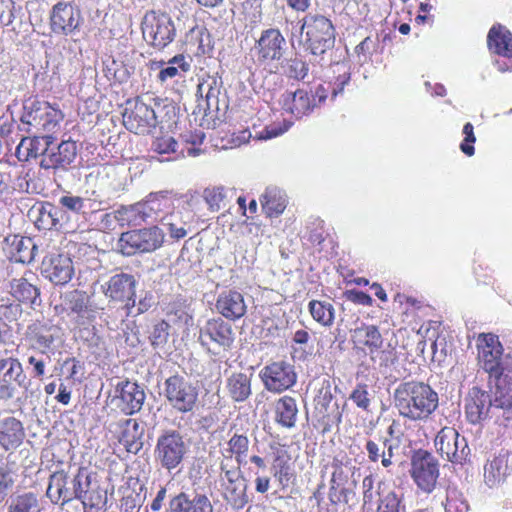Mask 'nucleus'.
<instances>
[{
    "label": "nucleus",
    "instance_id": "obj_1",
    "mask_svg": "<svg viewBox=\"0 0 512 512\" xmlns=\"http://www.w3.org/2000/svg\"><path fill=\"white\" fill-rule=\"evenodd\" d=\"M393 399L399 414L413 421L427 419L439 404L437 392L428 384L416 381L400 383Z\"/></svg>",
    "mask_w": 512,
    "mask_h": 512
},
{
    "label": "nucleus",
    "instance_id": "obj_2",
    "mask_svg": "<svg viewBox=\"0 0 512 512\" xmlns=\"http://www.w3.org/2000/svg\"><path fill=\"white\" fill-rule=\"evenodd\" d=\"M478 364L494 378L495 386L507 387L502 396L506 401L512 395V358L503 354V347L498 336L481 334L477 340Z\"/></svg>",
    "mask_w": 512,
    "mask_h": 512
},
{
    "label": "nucleus",
    "instance_id": "obj_3",
    "mask_svg": "<svg viewBox=\"0 0 512 512\" xmlns=\"http://www.w3.org/2000/svg\"><path fill=\"white\" fill-rule=\"evenodd\" d=\"M89 488L90 477L83 469H79L73 478H69L63 471H58L50 476L46 494L55 503L61 500L62 504H65L78 499L82 504H91L85 498Z\"/></svg>",
    "mask_w": 512,
    "mask_h": 512
},
{
    "label": "nucleus",
    "instance_id": "obj_4",
    "mask_svg": "<svg viewBox=\"0 0 512 512\" xmlns=\"http://www.w3.org/2000/svg\"><path fill=\"white\" fill-rule=\"evenodd\" d=\"M300 34L304 46L314 55H322L334 46V27L322 15H306L300 26Z\"/></svg>",
    "mask_w": 512,
    "mask_h": 512
},
{
    "label": "nucleus",
    "instance_id": "obj_5",
    "mask_svg": "<svg viewBox=\"0 0 512 512\" xmlns=\"http://www.w3.org/2000/svg\"><path fill=\"white\" fill-rule=\"evenodd\" d=\"M165 233L157 226L127 231L121 234L118 248L123 255L152 253L162 247Z\"/></svg>",
    "mask_w": 512,
    "mask_h": 512
},
{
    "label": "nucleus",
    "instance_id": "obj_6",
    "mask_svg": "<svg viewBox=\"0 0 512 512\" xmlns=\"http://www.w3.org/2000/svg\"><path fill=\"white\" fill-rule=\"evenodd\" d=\"M173 197L168 193L150 194L144 201L136 203L125 210L127 220L133 225L141 222L161 221L173 209Z\"/></svg>",
    "mask_w": 512,
    "mask_h": 512
},
{
    "label": "nucleus",
    "instance_id": "obj_7",
    "mask_svg": "<svg viewBox=\"0 0 512 512\" xmlns=\"http://www.w3.org/2000/svg\"><path fill=\"white\" fill-rule=\"evenodd\" d=\"M162 394L168 404L179 413L192 412L198 400L197 387L181 375L168 377L163 384Z\"/></svg>",
    "mask_w": 512,
    "mask_h": 512
},
{
    "label": "nucleus",
    "instance_id": "obj_8",
    "mask_svg": "<svg viewBox=\"0 0 512 512\" xmlns=\"http://www.w3.org/2000/svg\"><path fill=\"white\" fill-rule=\"evenodd\" d=\"M63 113L49 103L31 102L24 106V112L20 118L27 133L53 131L63 120Z\"/></svg>",
    "mask_w": 512,
    "mask_h": 512
},
{
    "label": "nucleus",
    "instance_id": "obj_9",
    "mask_svg": "<svg viewBox=\"0 0 512 512\" xmlns=\"http://www.w3.org/2000/svg\"><path fill=\"white\" fill-rule=\"evenodd\" d=\"M141 29L146 42L158 49L170 44L176 35V28L171 17L166 13L154 10L145 13Z\"/></svg>",
    "mask_w": 512,
    "mask_h": 512
},
{
    "label": "nucleus",
    "instance_id": "obj_10",
    "mask_svg": "<svg viewBox=\"0 0 512 512\" xmlns=\"http://www.w3.org/2000/svg\"><path fill=\"white\" fill-rule=\"evenodd\" d=\"M326 98L327 89L324 85H319L315 89L314 94H309L304 89L286 92L281 97V103L285 111L292 114L295 118L301 119L309 115L318 105L322 104Z\"/></svg>",
    "mask_w": 512,
    "mask_h": 512
},
{
    "label": "nucleus",
    "instance_id": "obj_11",
    "mask_svg": "<svg viewBox=\"0 0 512 512\" xmlns=\"http://www.w3.org/2000/svg\"><path fill=\"white\" fill-rule=\"evenodd\" d=\"M199 341L208 351L218 354L220 350H228L234 341L231 325L221 318L206 321L200 328Z\"/></svg>",
    "mask_w": 512,
    "mask_h": 512
},
{
    "label": "nucleus",
    "instance_id": "obj_12",
    "mask_svg": "<svg viewBox=\"0 0 512 512\" xmlns=\"http://www.w3.org/2000/svg\"><path fill=\"white\" fill-rule=\"evenodd\" d=\"M434 445L442 458L462 464L470 454L467 440L453 427H443L436 435Z\"/></svg>",
    "mask_w": 512,
    "mask_h": 512
},
{
    "label": "nucleus",
    "instance_id": "obj_13",
    "mask_svg": "<svg viewBox=\"0 0 512 512\" xmlns=\"http://www.w3.org/2000/svg\"><path fill=\"white\" fill-rule=\"evenodd\" d=\"M186 450L182 436L176 431H167L157 440L155 457L163 468L171 471L182 462Z\"/></svg>",
    "mask_w": 512,
    "mask_h": 512
},
{
    "label": "nucleus",
    "instance_id": "obj_14",
    "mask_svg": "<svg viewBox=\"0 0 512 512\" xmlns=\"http://www.w3.org/2000/svg\"><path fill=\"white\" fill-rule=\"evenodd\" d=\"M221 492L224 500L236 510L243 509L249 502L247 483L239 467L221 470Z\"/></svg>",
    "mask_w": 512,
    "mask_h": 512
},
{
    "label": "nucleus",
    "instance_id": "obj_15",
    "mask_svg": "<svg viewBox=\"0 0 512 512\" xmlns=\"http://www.w3.org/2000/svg\"><path fill=\"white\" fill-rule=\"evenodd\" d=\"M412 478L426 493L433 491L439 477V466L435 457L427 451H418L412 458Z\"/></svg>",
    "mask_w": 512,
    "mask_h": 512
},
{
    "label": "nucleus",
    "instance_id": "obj_16",
    "mask_svg": "<svg viewBox=\"0 0 512 512\" xmlns=\"http://www.w3.org/2000/svg\"><path fill=\"white\" fill-rule=\"evenodd\" d=\"M135 287L136 280L134 276L119 273L111 276L108 281L103 283L101 290L110 300L124 303V307L130 313V310L135 306Z\"/></svg>",
    "mask_w": 512,
    "mask_h": 512
},
{
    "label": "nucleus",
    "instance_id": "obj_17",
    "mask_svg": "<svg viewBox=\"0 0 512 512\" xmlns=\"http://www.w3.org/2000/svg\"><path fill=\"white\" fill-rule=\"evenodd\" d=\"M260 377L267 390L277 393L287 390L296 382L293 367L284 361L265 366L260 372Z\"/></svg>",
    "mask_w": 512,
    "mask_h": 512
},
{
    "label": "nucleus",
    "instance_id": "obj_18",
    "mask_svg": "<svg viewBox=\"0 0 512 512\" xmlns=\"http://www.w3.org/2000/svg\"><path fill=\"white\" fill-rule=\"evenodd\" d=\"M61 306L62 310L80 326L91 323L95 318V310L90 304L89 296L83 291L73 290L65 293Z\"/></svg>",
    "mask_w": 512,
    "mask_h": 512
},
{
    "label": "nucleus",
    "instance_id": "obj_19",
    "mask_svg": "<svg viewBox=\"0 0 512 512\" xmlns=\"http://www.w3.org/2000/svg\"><path fill=\"white\" fill-rule=\"evenodd\" d=\"M123 124L135 134H147L157 125L154 109L141 101H136L133 108L123 113Z\"/></svg>",
    "mask_w": 512,
    "mask_h": 512
},
{
    "label": "nucleus",
    "instance_id": "obj_20",
    "mask_svg": "<svg viewBox=\"0 0 512 512\" xmlns=\"http://www.w3.org/2000/svg\"><path fill=\"white\" fill-rule=\"evenodd\" d=\"M286 40L278 29L269 28L261 33L254 50L260 63L278 61L285 51Z\"/></svg>",
    "mask_w": 512,
    "mask_h": 512
},
{
    "label": "nucleus",
    "instance_id": "obj_21",
    "mask_svg": "<svg viewBox=\"0 0 512 512\" xmlns=\"http://www.w3.org/2000/svg\"><path fill=\"white\" fill-rule=\"evenodd\" d=\"M42 273L55 285H65L73 277L72 260L63 254H51L42 262Z\"/></svg>",
    "mask_w": 512,
    "mask_h": 512
},
{
    "label": "nucleus",
    "instance_id": "obj_22",
    "mask_svg": "<svg viewBox=\"0 0 512 512\" xmlns=\"http://www.w3.org/2000/svg\"><path fill=\"white\" fill-rule=\"evenodd\" d=\"M249 439L243 434H234L221 448L220 470L241 467L249 450Z\"/></svg>",
    "mask_w": 512,
    "mask_h": 512
},
{
    "label": "nucleus",
    "instance_id": "obj_23",
    "mask_svg": "<svg viewBox=\"0 0 512 512\" xmlns=\"http://www.w3.org/2000/svg\"><path fill=\"white\" fill-rule=\"evenodd\" d=\"M51 28L58 34H69L80 24V12L69 3H57L51 13Z\"/></svg>",
    "mask_w": 512,
    "mask_h": 512
},
{
    "label": "nucleus",
    "instance_id": "obj_24",
    "mask_svg": "<svg viewBox=\"0 0 512 512\" xmlns=\"http://www.w3.org/2000/svg\"><path fill=\"white\" fill-rule=\"evenodd\" d=\"M512 471V452L502 451L484 466V482L490 487L502 484Z\"/></svg>",
    "mask_w": 512,
    "mask_h": 512
},
{
    "label": "nucleus",
    "instance_id": "obj_25",
    "mask_svg": "<svg viewBox=\"0 0 512 512\" xmlns=\"http://www.w3.org/2000/svg\"><path fill=\"white\" fill-rule=\"evenodd\" d=\"M216 309L226 319L235 321L245 315L247 305L240 292L227 290L219 294Z\"/></svg>",
    "mask_w": 512,
    "mask_h": 512
},
{
    "label": "nucleus",
    "instance_id": "obj_26",
    "mask_svg": "<svg viewBox=\"0 0 512 512\" xmlns=\"http://www.w3.org/2000/svg\"><path fill=\"white\" fill-rule=\"evenodd\" d=\"M118 407L127 415L138 412L145 400L144 391L134 382L125 381L117 385Z\"/></svg>",
    "mask_w": 512,
    "mask_h": 512
},
{
    "label": "nucleus",
    "instance_id": "obj_27",
    "mask_svg": "<svg viewBox=\"0 0 512 512\" xmlns=\"http://www.w3.org/2000/svg\"><path fill=\"white\" fill-rule=\"evenodd\" d=\"M76 154L77 146L74 141H62L56 150L49 147L48 153L42 157L40 166L43 169L64 168L74 161Z\"/></svg>",
    "mask_w": 512,
    "mask_h": 512
},
{
    "label": "nucleus",
    "instance_id": "obj_28",
    "mask_svg": "<svg viewBox=\"0 0 512 512\" xmlns=\"http://www.w3.org/2000/svg\"><path fill=\"white\" fill-rule=\"evenodd\" d=\"M351 339L356 348L370 354L378 351L383 345L382 335L375 325L362 323L352 330Z\"/></svg>",
    "mask_w": 512,
    "mask_h": 512
},
{
    "label": "nucleus",
    "instance_id": "obj_29",
    "mask_svg": "<svg viewBox=\"0 0 512 512\" xmlns=\"http://www.w3.org/2000/svg\"><path fill=\"white\" fill-rule=\"evenodd\" d=\"M169 512H214V510L206 495L195 494L190 498L182 492L170 500Z\"/></svg>",
    "mask_w": 512,
    "mask_h": 512
},
{
    "label": "nucleus",
    "instance_id": "obj_30",
    "mask_svg": "<svg viewBox=\"0 0 512 512\" xmlns=\"http://www.w3.org/2000/svg\"><path fill=\"white\" fill-rule=\"evenodd\" d=\"M13 385L26 386V375L22 365L16 358L0 359V390H8Z\"/></svg>",
    "mask_w": 512,
    "mask_h": 512
},
{
    "label": "nucleus",
    "instance_id": "obj_31",
    "mask_svg": "<svg viewBox=\"0 0 512 512\" xmlns=\"http://www.w3.org/2000/svg\"><path fill=\"white\" fill-rule=\"evenodd\" d=\"M197 93L201 97L198 108L202 109L206 116L219 110L220 85L216 78L208 77L204 79L198 85Z\"/></svg>",
    "mask_w": 512,
    "mask_h": 512
},
{
    "label": "nucleus",
    "instance_id": "obj_32",
    "mask_svg": "<svg viewBox=\"0 0 512 512\" xmlns=\"http://www.w3.org/2000/svg\"><path fill=\"white\" fill-rule=\"evenodd\" d=\"M487 46L491 53L512 58V33L502 25H494L487 35Z\"/></svg>",
    "mask_w": 512,
    "mask_h": 512
},
{
    "label": "nucleus",
    "instance_id": "obj_33",
    "mask_svg": "<svg viewBox=\"0 0 512 512\" xmlns=\"http://www.w3.org/2000/svg\"><path fill=\"white\" fill-rule=\"evenodd\" d=\"M52 143L53 137L49 135L23 138L16 148V155L21 161H27L39 155L45 157V153H48Z\"/></svg>",
    "mask_w": 512,
    "mask_h": 512
},
{
    "label": "nucleus",
    "instance_id": "obj_34",
    "mask_svg": "<svg viewBox=\"0 0 512 512\" xmlns=\"http://www.w3.org/2000/svg\"><path fill=\"white\" fill-rule=\"evenodd\" d=\"M143 428L135 419H125L119 423V442L131 453H137L143 445Z\"/></svg>",
    "mask_w": 512,
    "mask_h": 512
},
{
    "label": "nucleus",
    "instance_id": "obj_35",
    "mask_svg": "<svg viewBox=\"0 0 512 512\" xmlns=\"http://www.w3.org/2000/svg\"><path fill=\"white\" fill-rule=\"evenodd\" d=\"M22 423L16 418L9 417L0 423V445L9 450L19 446L24 438Z\"/></svg>",
    "mask_w": 512,
    "mask_h": 512
},
{
    "label": "nucleus",
    "instance_id": "obj_36",
    "mask_svg": "<svg viewBox=\"0 0 512 512\" xmlns=\"http://www.w3.org/2000/svg\"><path fill=\"white\" fill-rule=\"evenodd\" d=\"M260 202L266 215L276 217L283 213L286 208L287 200L285 193L276 187L267 188L261 196Z\"/></svg>",
    "mask_w": 512,
    "mask_h": 512
},
{
    "label": "nucleus",
    "instance_id": "obj_37",
    "mask_svg": "<svg viewBox=\"0 0 512 512\" xmlns=\"http://www.w3.org/2000/svg\"><path fill=\"white\" fill-rule=\"evenodd\" d=\"M190 62L184 55H176L166 63H160L157 78L164 83L176 77H183L190 70Z\"/></svg>",
    "mask_w": 512,
    "mask_h": 512
},
{
    "label": "nucleus",
    "instance_id": "obj_38",
    "mask_svg": "<svg viewBox=\"0 0 512 512\" xmlns=\"http://www.w3.org/2000/svg\"><path fill=\"white\" fill-rule=\"evenodd\" d=\"M368 458L371 462L381 460L383 467L388 468L392 465L393 444L390 440H379L378 442L368 440L365 446Z\"/></svg>",
    "mask_w": 512,
    "mask_h": 512
},
{
    "label": "nucleus",
    "instance_id": "obj_39",
    "mask_svg": "<svg viewBox=\"0 0 512 512\" xmlns=\"http://www.w3.org/2000/svg\"><path fill=\"white\" fill-rule=\"evenodd\" d=\"M297 404L296 400L289 396L280 398L275 405L276 421L286 428L295 426L297 420Z\"/></svg>",
    "mask_w": 512,
    "mask_h": 512
},
{
    "label": "nucleus",
    "instance_id": "obj_40",
    "mask_svg": "<svg viewBox=\"0 0 512 512\" xmlns=\"http://www.w3.org/2000/svg\"><path fill=\"white\" fill-rule=\"evenodd\" d=\"M230 397L236 402H243L251 395V379L245 373H234L227 379Z\"/></svg>",
    "mask_w": 512,
    "mask_h": 512
},
{
    "label": "nucleus",
    "instance_id": "obj_41",
    "mask_svg": "<svg viewBox=\"0 0 512 512\" xmlns=\"http://www.w3.org/2000/svg\"><path fill=\"white\" fill-rule=\"evenodd\" d=\"M12 296L19 302L30 303L31 305L38 304L39 289L29 283L25 278L13 279L10 283Z\"/></svg>",
    "mask_w": 512,
    "mask_h": 512
},
{
    "label": "nucleus",
    "instance_id": "obj_42",
    "mask_svg": "<svg viewBox=\"0 0 512 512\" xmlns=\"http://www.w3.org/2000/svg\"><path fill=\"white\" fill-rule=\"evenodd\" d=\"M103 72L105 77L114 82H127L133 73L134 68L124 63L123 60L108 57L103 61Z\"/></svg>",
    "mask_w": 512,
    "mask_h": 512
},
{
    "label": "nucleus",
    "instance_id": "obj_43",
    "mask_svg": "<svg viewBox=\"0 0 512 512\" xmlns=\"http://www.w3.org/2000/svg\"><path fill=\"white\" fill-rule=\"evenodd\" d=\"M42 503L38 496L32 492L11 497L7 512H41Z\"/></svg>",
    "mask_w": 512,
    "mask_h": 512
},
{
    "label": "nucleus",
    "instance_id": "obj_44",
    "mask_svg": "<svg viewBox=\"0 0 512 512\" xmlns=\"http://www.w3.org/2000/svg\"><path fill=\"white\" fill-rule=\"evenodd\" d=\"M166 315L170 322L177 325H189L192 320L190 303L183 298H177L166 307Z\"/></svg>",
    "mask_w": 512,
    "mask_h": 512
},
{
    "label": "nucleus",
    "instance_id": "obj_45",
    "mask_svg": "<svg viewBox=\"0 0 512 512\" xmlns=\"http://www.w3.org/2000/svg\"><path fill=\"white\" fill-rule=\"evenodd\" d=\"M312 318L324 327H331L335 320V308L330 302L311 300L308 305Z\"/></svg>",
    "mask_w": 512,
    "mask_h": 512
},
{
    "label": "nucleus",
    "instance_id": "obj_46",
    "mask_svg": "<svg viewBox=\"0 0 512 512\" xmlns=\"http://www.w3.org/2000/svg\"><path fill=\"white\" fill-rule=\"evenodd\" d=\"M186 40L198 46L201 53H207L211 49V37L203 25H195L187 33Z\"/></svg>",
    "mask_w": 512,
    "mask_h": 512
},
{
    "label": "nucleus",
    "instance_id": "obj_47",
    "mask_svg": "<svg viewBox=\"0 0 512 512\" xmlns=\"http://www.w3.org/2000/svg\"><path fill=\"white\" fill-rule=\"evenodd\" d=\"M204 199L213 212L226 208L228 204L227 190L223 187H212L204 190Z\"/></svg>",
    "mask_w": 512,
    "mask_h": 512
},
{
    "label": "nucleus",
    "instance_id": "obj_48",
    "mask_svg": "<svg viewBox=\"0 0 512 512\" xmlns=\"http://www.w3.org/2000/svg\"><path fill=\"white\" fill-rule=\"evenodd\" d=\"M162 224L168 227L171 238L182 239L187 235L186 223L182 220L180 212H169Z\"/></svg>",
    "mask_w": 512,
    "mask_h": 512
},
{
    "label": "nucleus",
    "instance_id": "obj_49",
    "mask_svg": "<svg viewBox=\"0 0 512 512\" xmlns=\"http://www.w3.org/2000/svg\"><path fill=\"white\" fill-rule=\"evenodd\" d=\"M401 502V494L389 491L381 496L377 512H405V507L401 505Z\"/></svg>",
    "mask_w": 512,
    "mask_h": 512
},
{
    "label": "nucleus",
    "instance_id": "obj_50",
    "mask_svg": "<svg viewBox=\"0 0 512 512\" xmlns=\"http://www.w3.org/2000/svg\"><path fill=\"white\" fill-rule=\"evenodd\" d=\"M445 512H468V505L461 492L456 488H448L446 491Z\"/></svg>",
    "mask_w": 512,
    "mask_h": 512
},
{
    "label": "nucleus",
    "instance_id": "obj_51",
    "mask_svg": "<svg viewBox=\"0 0 512 512\" xmlns=\"http://www.w3.org/2000/svg\"><path fill=\"white\" fill-rule=\"evenodd\" d=\"M12 246L16 252L15 259L19 262H27L32 259L31 250L34 248L30 238L15 236Z\"/></svg>",
    "mask_w": 512,
    "mask_h": 512
},
{
    "label": "nucleus",
    "instance_id": "obj_52",
    "mask_svg": "<svg viewBox=\"0 0 512 512\" xmlns=\"http://www.w3.org/2000/svg\"><path fill=\"white\" fill-rule=\"evenodd\" d=\"M339 74L335 80V82L329 83L327 87V94L331 93V98H336L339 94H341L344 90L345 85H347L350 81V73L346 70L344 65L337 64L336 70Z\"/></svg>",
    "mask_w": 512,
    "mask_h": 512
},
{
    "label": "nucleus",
    "instance_id": "obj_53",
    "mask_svg": "<svg viewBox=\"0 0 512 512\" xmlns=\"http://www.w3.org/2000/svg\"><path fill=\"white\" fill-rule=\"evenodd\" d=\"M169 328L170 326L166 321L154 325L150 334V341L154 348H162L166 345L169 338Z\"/></svg>",
    "mask_w": 512,
    "mask_h": 512
},
{
    "label": "nucleus",
    "instance_id": "obj_54",
    "mask_svg": "<svg viewBox=\"0 0 512 512\" xmlns=\"http://www.w3.org/2000/svg\"><path fill=\"white\" fill-rule=\"evenodd\" d=\"M342 476L343 470L341 468L336 469L331 478V486L329 489L328 498L332 504H337L342 500V496L345 489L342 488Z\"/></svg>",
    "mask_w": 512,
    "mask_h": 512
},
{
    "label": "nucleus",
    "instance_id": "obj_55",
    "mask_svg": "<svg viewBox=\"0 0 512 512\" xmlns=\"http://www.w3.org/2000/svg\"><path fill=\"white\" fill-rule=\"evenodd\" d=\"M177 142L171 136L157 137L152 143V150L158 154H170L177 152Z\"/></svg>",
    "mask_w": 512,
    "mask_h": 512
},
{
    "label": "nucleus",
    "instance_id": "obj_56",
    "mask_svg": "<svg viewBox=\"0 0 512 512\" xmlns=\"http://www.w3.org/2000/svg\"><path fill=\"white\" fill-rule=\"evenodd\" d=\"M350 399L355 403L358 408L365 411L369 410L371 399L369 397L367 385L359 384L350 394Z\"/></svg>",
    "mask_w": 512,
    "mask_h": 512
},
{
    "label": "nucleus",
    "instance_id": "obj_57",
    "mask_svg": "<svg viewBox=\"0 0 512 512\" xmlns=\"http://www.w3.org/2000/svg\"><path fill=\"white\" fill-rule=\"evenodd\" d=\"M463 134L465 137L460 145V149L465 155L472 156L475 152L473 144L475 143L476 138L474 135V128L471 123H466L464 125Z\"/></svg>",
    "mask_w": 512,
    "mask_h": 512
},
{
    "label": "nucleus",
    "instance_id": "obj_58",
    "mask_svg": "<svg viewBox=\"0 0 512 512\" xmlns=\"http://www.w3.org/2000/svg\"><path fill=\"white\" fill-rule=\"evenodd\" d=\"M291 126L290 122L284 121L281 123H273L266 126L265 129L257 135L258 139H272L285 133Z\"/></svg>",
    "mask_w": 512,
    "mask_h": 512
},
{
    "label": "nucleus",
    "instance_id": "obj_59",
    "mask_svg": "<svg viewBox=\"0 0 512 512\" xmlns=\"http://www.w3.org/2000/svg\"><path fill=\"white\" fill-rule=\"evenodd\" d=\"M186 143L191 144L192 147L187 148V153L190 156H197L200 153V149L197 148V145L202 144L205 134L201 130H196L195 132H190L183 136Z\"/></svg>",
    "mask_w": 512,
    "mask_h": 512
},
{
    "label": "nucleus",
    "instance_id": "obj_60",
    "mask_svg": "<svg viewBox=\"0 0 512 512\" xmlns=\"http://www.w3.org/2000/svg\"><path fill=\"white\" fill-rule=\"evenodd\" d=\"M22 314V309L19 303L13 302L9 304H0V318L9 322L17 320Z\"/></svg>",
    "mask_w": 512,
    "mask_h": 512
},
{
    "label": "nucleus",
    "instance_id": "obj_61",
    "mask_svg": "<svg viewBox=\"0 0 512 512\" xmlns=\"http://www.w3.org/2000/svg\"><path fill=\"white\" fill-rule=\"evenodd\" d=\"M62 207L75 213H80L84 208V200L78 196L65 195L59 199Z\"/></svg>",
    "mask_w": 512,
    "mask_h": 512
},
{
    "label": "nucleus",
    "instance_id": "obj_62",
    "mask_svg": "<svg viewBox=\"0 0 512 512\" xmlns=\"http://www.w3.org/2000/svg\"><path fill=\"white\" fill-rule=\"evenodd\" d=\"M373 46V41L370 37H366L362 42H360L356 48L355 52L357 54V62L360 64H364L368 61L371 53V48Z\"/></svg>",
    "mask_w": 512,
    "mask_h": 512
},
{
    "label": "nucleus",
    "instance_id": "obj_63",
    "mask_svg": "<svg viewBox=\"0 0 512 512\" xmlns=\"http://www.w3.org/2000/svg\"><path fill=\"white\" fill-rule=\"evenodd\" d=\"M308 68L306 64L298 59H293L289 64V74L291 77L303 79L307 74Z\"/></svg>",
    "mask_w": 512,
    "mask_h": 512
},
{
    "label": "nucleus",
    "instance_id": "obj_64",
    "mask_svg": "<svg viewBox=\"0 0 512 512\" xmlns=\"http://www.w3.org/2000/svg\"><path fill=\"white\" fill-rule=\"evenodd\" d=\"M374 479L372 476H366L362 481V489H363V502L364 505L371 504L374 499Z\"/></svg>",
    "mask_w": 512,
    "mask_h": 512
}]
</instances>
